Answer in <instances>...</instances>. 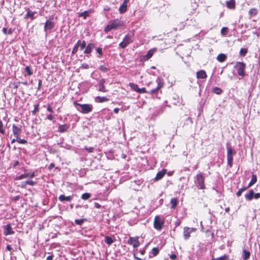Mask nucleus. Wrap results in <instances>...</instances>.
I'll use <instances>...</instances> for the list:
<instances>
[{
    "mask_svg": "<svg viewBox=\"0 0 260 260\" xmlns=\"http://www.w3.org/2000/svg\"><path fill=\"white\" fill-rule=\"evenodd\" d=\"M123 22L119 19L111 20L108 25L105 27L104 31L106 33L112 29H117L123 26Z\"/></svg>",
    "mask_w": 260,
    "mask_h": 260,
    "instance_id": "obj_1",
    "label": "nucleus"
},
{
    "mask_svg": "<svg viewBox=\"0 0 260 260\" xmlns=\"http://www.w3.org/2000/svg\"><path fill=\"white\" fill-rule=\"evenodd\" d=\"M156 82L157 84V86L155 88L151 89L149 91H147L146 88L144 87H143L142 88H139L138 92L140 93H148L151 94H154L156 93L159 90H160L163 87L164 81L161 78L158 77L156 80Z\"/></svg>",
    "mask_w": 260,
    "mask_h": 260,
    "instance_id": "obj_2",
    "label": "nucleus"
},
{
    "mask_svg": "<svg viewBox=\"0 0 260 260\" xmlns=\"http://www.w3.org/2000/svg\"><path fill=\"white\" fill-rule=\"evenodd\" d=\"M227 150V163L230 168L233 165V157L236 154V150L228 143L226 144Z\"/></svg>",
    "mask_w": 260,
    "mask_h": 260,
    "instance_id": "obj_3",
    "label": "nucleus"
},
{
    "mask_svg": "<svg viewBox=\"0 0 260 260\" xmlns=\"http://www.w3.org/2000/svg\"><path fill=\"white\" fill-rule=\"evenodd\" d=\"M74 104L76 107L77 110L84 114L91 112L93 109V107L91 104H81L78 103L76 101Z\"/></svg>",
    "mask_w": 260,
    "mask_h": 260,
    "instance_id": "obj_4",
    "label": "nucleus"
},
{
    "mask_svg": "<svg viewBox=\"0 0 260 260\" xmlns=\"http://www.w3.org/2000/svg\"><path fill=\"white\" fill-rule=\"evenodd\" d=\"M194 182L197 184L199 189H204L205 188V179L202 172H199L197 174L195 177Z\"/></svg>",
    "mask_w": 260,
    "mask_h": 260,
    "instance_id": "obj_5",
    "label": "nucleus"
},
{
    "mask_svg": "<svg viewBox=\"0 0 260 260\" xmlns=\"http://www.w3.org/2000/svg\"><path fill=\"white\" fill-rule=\"evenodd\" d=\"M234 68L237 71L238 74L243 77L245 76V69H246V64L243 62H237L236 64L235 65Z\"/></svg>",
    "mask_w": 260,
    "mask_h": 260,
    "instance_id": "obj_6",
    "label": "nucleus"
},
{
    "mask_svg": "<svg viewBox=\"0 0 260 260\" xmlns=\"http://www.w3.org/2000/svg\"><path fill=\"white\" fill-rule=\"evenodd\" d=\"M164 224V220L162 219L159 216H156L154 219L153 226L154 228L157 230H160Z\"/></svg>",
    "mask_w": 260,
    "mask_h": 260,
    "instance_id": "obj_7",
    "label": "nucleus"
},
{
    "mask_svg": "<svg viewBox=\"0 0 260 260\" xmlns=\"http://www.w3.org/2000/svg\"><path fill=\"white\" fill-rule=\"evenodd\" d=\"M132 42V36L130 34H127L124 38L122 42L119 44V46L120 48L124 49Z\"/></svg>",
    "mask_w": 260,
    "mask_h": 260,
    "instance_id": "obj_8",
    "label": "nucleus"
},
{
    "mask_svg": "<svg viewBox=\"0 0 260 260\" xmlns=\"http://www.w3.org/2000/svg\"><path fill=\"white\" fill-rule=\"evenodd\" d=\"M139 237L138 236L135 237H129L127 241V243L129 245H132L134 248H137L140 245V243L139 241Z\"/></svg>",
    "mask_w": 260,
    "mask_h": 260,
    "instance_id": "obj_9",
    "label": "nucleus"
},
{
    "mask_svg": "<svg viewBox=\"0 0 260 260\" xmlns=\"http://www.w3.org/2000/svg\"><path fill=\"white\" fill-rule=\"evenodd\" d=\"M196 231V229L194 228L184 227L183 229V237L186 240L190 237V234Z\"/></svg>",
    "mask_w": 260,
    "mask_h": 260,
    "instance_id": "obj_10",
    "label": "nucleus"
},
{
    "mask_svg": "<svg viewBox=\"0 0 260 260\" xmlns=\"http://www.w3.org/2000/svg\"><path fill=\"white\" fill-rule=\"evenodd\" d=\"M106 83V80L105 79H102L98 81L96 86L98 87V90L101 92H106L108 90L106 88L104 84Z\"/></svg>",
    "mask_w": 260,
    "mask_h": 260,
    "instance_id": "obj_11",
    "label": "nucleus"
},
{
    "mask_svg": "<svg viewBox=\"0 0 260 260\" xmlns=\"http://www.w3.org/2000/svg\"><path fill=\"white\" fill-rule=\"evenodd\" d=\"M21 125L17 126L15 124L12 125V132L16 138L19 137L22 131Z\"/></svg>",
    "mask_w": 260,
    "mask_h": 260,
    "instance_id": "obj_12",
    "label": "nucleus"
},
{
    "mask_svg": "<svg viewBox=\"0 0 260 260\" xmlns=\"http://www.w3.org/2000/svg\"><path fill=\"white\" fill-rule=\"evenodd\" d=\"M54 27V23L50 20H47L45 23L44 31L51 30Z\"/></svg>",
    "mask_w": 260,
    "mask_h": 260,
    "instance_id": "obj_13",
    "label": "nucleus"
},
{
    "mask_svg": "<svg viewBox=\"0 0 260 260\" xmlns=\"http://www.w3.org/2000/svg\"><path fill=\"white\" fill-rule=\"evenodd\" d=\"M14 233L13 231L11 225L10 224H8L4 226V234L5 236L12 235Z\"/></svg>",
    "mask_w": 260,
    "mask_h": 260,
    "instance_id": "obj_14",
    "label": "nucleus"
},
{
    "mask_svg": "<svg viewBox=\"0 0 260 260\" xmlns=\"http://www.w3.org/2000/svg\"><path fill=\"white\" fill-rule=\"evenodd\" d=\"M95 44L93 43H89L86 46L84 53L85 54H89L92 52V50L94 48Z\"/></svg>",
    "mask_w": 260,
    "mask_h": 260,
    "instance_id": "obj_15",
    "label": "nucleus"
},
{
    "mask_svg": "<svg viewBox=\"0 0 260 260\" xmlns=\"http://www.w3.org/2000/svg\"><path fill=\"white\" fill-rule=\"evenodd\" d=\"M37 14V13L36 11H31L28 9L27 13L25 15L24 18H26L29 17L30 19L32 20L37 17V16L36 15Z\"/></svg>",
    "mask_w": 260,
    "mask_h": 260,
    "instance_id": "obj_16",
    "label": "nucleus"
},
{
    "mask_svg": "<svg viewBox=\"0 0 260 260\" xmlns=\"http://www.w3.org/2000/svg\"><path fill=\"white\" fill-rule=\"evenodd\" d=\"M109 99L106 96H97L94 98V101L96 103H102L107 102L109 101Z\"/></svg>",
    "mask_w": 260,
    "mask_h": 260,
    "instance_id": "obj_17",
    "label": "nucleus"
},
{
    "mask_svg": "<svg viewBox=\"0 0 260 260\" xmlns=\"http://www.w3.org/2000/svg\"><path fill=\"white\" fill-rule=\"evenodd\" d=\"M197 78L199 79H204L207 77L206 72L204 70H200L196 73Z\"/></svg>",
    "mask_w": 260,
    "mask_h": 260,
    "instance_id": "obj_18",
    "label": "nucleus"
},
{
    "mask_svg": "<svg viewBox=\"0 0 260 260\" xmlns=\"http://www.w3.org/2000/svg\"><path fill=\"white\" fill-rule=\"evenodd\" d=\"M156 51V48H152L149 50L147 54L144 56L145 60H148L150 59L154 54V53Z\"/></svg>",
    "mask_w": 260,
    "mask_h": 260,
    "instance_id": "obj_19",
    "label": "nucleus"
},
{
    "mask_svg": "<svg viewBox=\"0 0 260 260\" xmlns=\"http://www.w3.org/2000/svg\"><path fill=\"white\" fill-rule=\"evenodd\" d=\"M69 128L70 125L66 124L60 125L58 127V132L60 133H64L67 132Z\"/></svg>",
    "mask_w": 260,
    "mask_h": 260,
    "instance_id": "obj_20",
    "label": "nucleus"
},
{
    "mask_svg": "<svg viewBox=\"0 0 260 260\" xmlns=\"http://www.w3.org/2000/svg\"><path fill=\"white\" fill-rule=\"evenodd\" d=\"M166 172L167 170L166 169H163L162 171L158 172L155 177V180H158L161 179L166 174Z\"/></svg>",
    "mask_w": 260,
    "mask_h": 260,
    "instance_id": "obj_21",
    "label": "nucleus"
},
{
    "mask_svg": "<svg viewBox=\"0 0 260 260\" xmlns=\"http://www.w3.org/2000/svg\"><path fill=\"white\" fill-rule=\"evenodd\" d=\"M72 199H73L72 196L66 197L63 194H61L58 197V200L60 202H63L64 201H67V202H70L72 200Z\"/></svg>",
    "mask_w": 260,
    "mask_h": 260,
    "instance_id": "obj_22",
    "label": "nucleus"
},
{
    "mask_svg": "<svg viewBox=\"0 0 260 260\" xmlns=\"http://www.w3.org/2000/svg\"><path fill=\"white\" fill-rule=\"evenodd\" d=\"M127 8V4L122 3V5L120 6L119 8V12L120 14L124 13L126 10Z\"/></svg>",
    "mask_w": 260,
    "mask_h": 260,
    "instance_id": "obj_23",
    "label": "nucleus"
},
{
    "mask_svg": "<svg viewBox=\"0 0 260 260\" xmlns=\"http://www.w3.org/2000/svg\"><path fill=\"white\" fill-rule=\"evenodd\" d=\"M226 7L229 9L235 8V0H230L226 2Z\"/></svg>",
    "mask_w": 260,
    "mask_h": 260,
    "instance_id": "obj_24",
    "label": "nucleus"
},
{
    "mask_svg": "<svg viewBox=\"0 0 260 260\" xmlns=\"http://www.w3.org/2000/svg\"><path fill=\"white\" fill-rule=\"evenodd\" d=\"M254 191L252 189L249 191L248 193L245 195V197L247 200L250 201L253 198Z\"/></svg>",
    "mask_w": 260,
    "mask_h": 260,
    "instance_id": "obj_25",
    "label": "nucleus"
},
{
    "mask_svg": "<svg viewBox=\"0 0 260 260\" xmlns=\"http://www.w3.org/2000/svg\"><path fill=\"white\" fill-rule=\"evenodd\" d=\"M256 181H257V177H256V175L252 174L251 181H250V182L249 183V184L247 187L248 188H249L252 185H253L254 183H255L256 182Z\"/></svg>",
    "mask_w": 260,
    "mask_h": 260,
    "instance_id": "obj_26",
    "label": "nucleus"
},
{
    "mask_svg": "<svg viewBox=\"0 0 260 260\" xmlns=\"http://www.w3.org/2000/svg\"><path fill=\"white\" fill-rule=\"evenodd\" d=\"M105 242L108 245H110L114 242V239L111 237L105 236Z\"/></svg>",
    "mask_w": 260,
    "mask_h": 260,
    "instance_id": "obj_27",
    "label": "nucleus"
},
{
    "mask_svg": "<svg viewBox=\"0 0 260 260\" xmlns=\"http://www.w3.org/2000/svg\"><path fill=\"white\" fill-rule=\"evenodd\" d=\"M90 13L91 11H85L82 13H80L79 14V17H83V18L85 19L87 17L89 16Z\"/></svg>",
    "mask_w": 260,
    "mask_h": 260,
    "instance_id": "obj_28",
    "label": "nucleus"
},
{
    "mask_svg": "<svg viewBox=\"0 0 260 260\" xmlns=\"http://www.w3.org/2000/svg\"><path fill=\"white\" fill-rule=\"evenodd\" d=\"M226 58V55L222 53L219 54L217 57V60L220 62H223Z\"/></svg>",
    "mask_w": 260,
    "mask_h": 260,
    "instance_id": "obj_29",
    "label": "nucleus"
},
{
    "mask_svg": "<svg viewBox=\"0 0 260 260\" xmlns=\"http://www.w3.org/2000/svg\"><path fill=\"white\" fill-rule=\"evenodd\" d=\"M248 14L250 17L252 16H255L257 14V10L256 8H251L249 10Z\"/></svg>",
    "mask_w": 260,
    "mask_h": 260,
    "instance_id": "obj_30",
    "label": "nucleus"
},
{
    "mask_svg": "<svg viewBox=\"0 0 260 260\" xmlns=\"http://www.w3.org/2000/svg\"><path fill=\"white\" fill-rule=\"evenodd\" d=\"M170 203L171 204V208L174 209L178 204V201L176 198H172L171 200Z\"/></svg>",
    "mask_w": 260,
    "mask_h": 260,
    "instance_id": "obj_31",
    "label": "nucleus"
},
{
    "mask_svg": "<svg viewBox=\"0 0 260 260\" xmlns=\"http://www.w3.org/2000/svg\"><path fill=\"white\" fill-rule=\"evenodd\" d=\"M77 43H79L80 44L79 46V47H80V50H82L84 48L85 49L86 46V43L85 41H81L80 40H78L77 41Z\"/></svg>",
    "mask_w": 260,
    "mask_h": 260,
    "instance_id": "obj_32",
    "label": "nucleus"
},
{
    "mask_svg": "<svg viewBox=\"0 0 260 260\" xmlns=\"http://www.w3.org/2000/svg\"><path fill=\"white\" fill-rule=\"evenodd\" d=\"M243 257L244 260H247L249 258L250 254L249 251H247L245 249H243Z\"/></svg>",
    "mask_w": 260,
    "mask_h": 260,
    "instance_id": "obj_33",
    "label": "nucleus"
},
{
    "mask_svg": "<svg viewBox=\"0 0 260 260\" xmlns=\"http://www.w3.org/2000/svg\"><path fill=\"white\" fill-rule=\"evenodd\" d=\"M129 86L132 88V89H133L134 90L138 92L139 88L138 87L137 84L133 83H129Z\"/></svg>",
    "mask_w": 260,
    "mask_h": 260,
    "instance_id": "obj_34",
    "label": "nucleus"
},
{
    "mask_svg": "<svg viewBox=\"0 0 260 260\" xmlns=\"http://www.w3.org/2000/svg\"><path fill=\"white\" fill-rule=\"evenodd\" d=\"M24 177L25 178H32L36 176L35 172H34L32 173H24Z\"/></svg>",
    "mask_w": 260,
    "mask_h": 260,
    "instance_id": "obj_35",
    "label": "nucleus"
},
{
    "mask_svg": "<svg viewBox=\"0 0 260 260\" xmlns=\"http://www.w3.org/2000/svg\"><path fill=\"white\" fill-rule=\"evenodd\" d=\"M91 194L89 193H84L82 194L81 199L84 200H87L91 197Z\"/></svg>",
    "mask_w": 260,
    "mask_h": 260,
    "instance_id": "obj_36",
    "label": "nucleus"
},
{
    "mask_svg": "<svg viewBox=\"0 0 260 260\" xmlns=\"http://www.w3.org/2000/svg\"><path fill=\"white\" fill-rule=\"evenodd\" d=\"M248 188L246 186V187H243L241 188H240L236 193V195L237 197H240L242 193L245 191L246 189H247Z\"/></svg>",
    "mask_w": 260,
    "mask_h": 260,
    "instance_id": "obj_37",
    "label": "nucleus"
},
{
    "mask_svg": "<svg viewBox=\"0 0 260 260\" xmlns=\"http://www.w3.org/2000/svg\"><path fill=\"white\" fill-rule=\"evenodd\" d=\"M86 221V219H77L75 220V223L77 225H81Z\"/></svg>",
    "mask_w": 260,
    "mask_h": 260,
    "instance_id": "obj_38",
    "label": "nucleus"
},
{
    "mask_svg": "<svg viewBox=\"0 0 260 260\" xmlns=\"http://www.w3.org/2000/svg\"><path fill=\"white\" fill-rule=\"evenodd\" d=\"M96 52L98 54L97 57L101 58L103 55V50L102 48L99 47L96 49Z\"/></svg>",
    "mask_w": 260,
    "mask_h": 260,
    "instance_id": "obj_39",
    "label": "nucleus"
},
{
    "mask_svg": "<svg viewBox=\"0 0 260 260\" xmlns=\"http://www.w3.org/2000/svg\"><path fill=\"white\" fill-rule=\"evenodd\" d=\"M16 142H17L18 143H19L20 144H25L27 143L26 140H25L24 139H21L20 138V136L16 138Z\"/></svg>",
    "mask_w": 260,
    "mask_h": 260,
    "instance_id": "obj_40",
    "label": "nucleus"
},
{
    "mask_svg": "<svg viewBox=\"0 0 260 260\" xmlns=\"http://www.w3.org/2000/svg\"><path fill=\"white\" fill-rule=\"evenodd\" d=\"M5 133V129L3 122L0 120V134L4 135Z\"/></svg>",
    "mask_w": 260,
    "mask_h": 260,
    "instance_id": "obj_41",
    "label": "nucleus"
},
{
    "mask_svg": "<svg viewBox=\"0 0 260 260\" xmlns=\"http://www.w3.org/2000/svg\"><path fill=\"white\" fill-rule=\"evenodd\" d=\"M247 53V48H241L240 50V55L242 56H244L246 55Z\"/></svg>",
    "mask_w": 260,
    "mask_h": 260,
    "instance_id": "obj_42",
    "label": "nucleus"
},
{
    "mask_svg": "<svg viewBox=\"0 0 260 260\" xmlns=\"http://www.w3.org/2000/svg\"><path fill=\"white\" fill-rule=\"evenodd\" d=\"M79 45L80 44L79 43H77L76 44V45L74 46V48H73L72 52V53L73 54H75V53H77V52L78 51V50Z\"/></svg>",
    "mask_w": 260,
    "mask_h": 260,
    "instance_id": "obj_43",
    "label": "nucleus"
},
{
    "mask_svg": "<svg viewBox=\"0 0 260 260\" xmlns=\"http://www.w3.org/2000/svg\"><path fill=\"white\" fill-rule=\"evenodd\" d=\"M213 91L214 93H215L216 94H220L222 92V90L221 88H219V87H214L213 89Z\"/></svg>",
    "mask_w": 260,
    "mask_h": 260,
    "instance_id": "obj_44",
    "label": "nucleus"
},
{
    "mask_svg": "<svg viewBox=\"0 0 260 260\" xmlns=\"http://www.w3.org/2000/svg\"><path fill=\"white\" fill-rule=\"evenodd\" d=\"M158 252H159V249L158 248L154 247L152 249L151 253L153 256L157 255L158 254Z\"/></svg>",
    "mask_w": 260,
    "mask_h": 260,
    "instance_id": "obj_45",
    "label": "nucleus"
},
{
    "mask_svg": "<svg viewBox=\"0 0 260 260\" xmlns=\"http://www.w3.org/2000/svg\"><path fill=\"white\" fill-rule=\"evenodd\" d=\"M13 29L12 28H10L8 30L5 27L3 28V31L5 34H11L13 32Z\"/></svg>",
    "mask_w": 260,
    "mask_h": 260,
    "instance_id": "obj_46",
    "label": "nucleus"
},
{
    "mask_svg": "<svg viewBox=\"0 0 260 260\" xmlns=\"http://www.w3.org/2000/svg\"><path fill=\"white\" fill-rule=\"evenodd\" d=\"M228 32V29L226 27H223L221 29V34L223 36H225L227 34Z\"/></svg>",
    "mask_w": 260,
    "mask_h": 260,
    "instance_id": "obj_47",
    "label": "nucleus"
},
{
    "mask_svg": "<svg viewBox=\"0 0 260 260\" xmlns=\"http://www.w3.org/2000/svg\"><path fill=\"white\" fill-rule=\"evenodd\" d=\"M39 104H37V105H35L34 109L32 111V114L33 115H35L37 113V112H38L39 111Z\"/></svg>",
    "mask_w": 260,
    "mask_h": 260,
    "instance_id": "obj_48",
    "label": "nucleus"
},
{
    "mask_svg": "<svg viewBox=\"0 0 260 260\" xmlns=\"http://www.w3.org/2000/svg\"><path fill=\"white\" fill-rule=\"evenodd\" d=\"M25 71L27 72V75L29 76H31L32 74V72L31 71L29 66H27L25 68Z\"/></svg>",
    "mask_w": 260,
    "mask_h": 260,
    "instance_id": "obj_49",
    "label": "nucleus"
},
{
    "mask_svg": "<svg viewBox=\"0 0 260 260\" xmlns=\"http://www.w3.org/2000/svg\"><path fill=\"white\" fill-rule=\"evenodd\" d=\"M100 70L103 72H107L109 71V69L104 66H101Z\"/></svg>",
    "mask_w": 260,
    "mask_h": 260,
    "instance_id": "obj_50",
    "label": "nucleus"
},
{
    "mask_svg": "<svg viewBox=\"0 0 260 260\" xmlns=\"http://www.w3.org/2000/svg\"><path fill=\"white\" fill-rule=\"evenodd\" d=\"M26 183H27V185H30L31 186H34L36 184V182H35L31 180H26Z\"/></svg>",
    "mask_w": 260,
    "mask_h": 260,
    "instance_id": "obj_51",
    "label": "nucleus"
},
{
    "mask_svg": "<svg viewBox=\"0 0 260 260\" xmlns=\"http://www.w3.org/2000/svg\"><path fill=\"white\" fill-rule=\"evenodd\" d=\"M84 149H85V150H86L87 152H88L89 153L92 152L94 150L93 147H85Z\"/></svg>",
    "mask_w": 260,
    "mask_h": 260,
    "instance_id": "obj_52",
    "label": "nucleus"
},
{
    "mask_svg": "<svg viewBox=\"0 0 260 260\" xmlns=\"http://www.w3.org/2000/svg\"><path fill=\"white\" fill-rule=\"evenodd\" d=\"M81 67L82 69H89V65L88 64L84 63L81 64Z\"/></svg>",
    "mask_w": 260,
    "mask_h": 260,
    "instance_id": "obj_53",
    "label": "nucleus"
},
{
    "mask_svg": "<svg viewBox=\"0 0 260 260\" xmlns=\"http://www.w3.org/2000/svg\"><path fill=\"white\" fill-rule=\"evenodd\" d=\"M25 178L24 177V174L21 175H19V176H18L16 177L15 179L16 180H21V179H23Z\"/></svg>",
    "mask_w": 260,
    "mask_h": 260,
    "instance_id": "obj_54",
    "label": "nucleus"
},
{
    "mask_svg": "<svg viewBox=\"0 0 260 260\" xmlns=\"http://www.w3.org/2000/svg\"><path fill=\"white\" fill-rule=\"evenodd\" d=\"M218 260H229V258L226 255H224L222 256H220V257L218 258Z\"/></svg>",
    "mask_w": 260,
    "mask_h": 260,
    "instance_id": "obj_55",
    "label": "nucleus"
},
{
    "mask_svg": "<svg viewBox=\"0 0 260 260\" xmlns=\"http://www.w3.org/2000/svg\"><path fill=\"white\" fill-rule=\"evenodd\" d=\"M47 111H48L49 112H50L51 113H53V110L51 108L50 105H49V104L48 105V106H47Z\"/></svg>",
    "mask_w": 260,
    "mask_h": 260,
    "instance_id": "obj_56",
    "label": "nucleus"
},
{
    "mask_svg": "<svg viewBox=\"0 0 260 260\" xmlns=\"http://www.w3.org/2000/svg\"><path fill=\"white\" fill-rule=\"evenodd\" d=\"M27 183H26V181L21 182L20 184L19 185V186L22 188L25 187Z\"/></svg>",
    "mask_w": 260,
    "mask_h": 260,
    "instance_id": "obj_57",
    "label": "nucleus"
},
{
    "mask_svg": "<svg viewBox=\"0 0 260 260\" xmlns=\"http://www.w3.org/2000/svg\"><path fill=\"white\" fill-rule=\"evenodd\" d=\"M46 119L49 120H53L54 117L51 114H49L47 116Z\"/></svg>",
    "mask_w": 260,
    "mask_h": 260,
    "instance_id": "obj_58",
    "label": "nucleus"
},
{
    "mask_svg": "<svg viewBox=\"0 0 260 260\" xmlns=\"http://www.w3.org/2000/svg\"><path fill=\"white\" fill-rule=\"evenodd\" d=\"M253 198L255 199H258L260 198V193H254Z\"/></svg>",
    "mask_w": 260,
    "mask_h": 260,
    "instance_id": "obj_59",
    "label": "nucleus"
},
{
    "mask_svg": "<svg viewBox=\"0 0 260 260\" xmlns=\"http://www.w3.org/2000/svg\"><path fill=\"white\" fill-rule=\"evenodd\" d=\"M94 207L96 208L99 209L101 207V205L97 202H95L94 203Z\"/></svg>",
    "mask_w": 260,
    "mask_h": 260,
    "instance_id": "obj_60",
    "label": "nucleus"
},
{
    "mask_svg": "<svg viewBox=\"0 0 260 260\" xmlns=\"http://www.w3.org/2000/svg\"><path fill=\"white\" fill-rule=\"evenodd\" d=\"M53 254H51V255H50L49 256H48L46 258V260H52L53 258Z\"/></svg>",
    "mask_w": 260,
    "mask_h": 260,
    "instance_id": "obj_61",
    "label": "nucleus"
},
{
    "mask_svg": "<svg viewBox=\"0 0 260 260\" xmlns=\"http://www.w3.org/2000/svg\"><path fill=\"white\" fill-rule=\"evenodd\" d=\"M176 255L175 254H172L170 256V257L172 260H175L176 258Z\"/></svg>",
    "mask_w": 260,
    "mask_h": 260,
    "instance_id": "obj_62",
    "label": "nucleus"
},
{
    "mask_svg": "<svg viewBox=\"0 0 260 260\" xmlns=\"http://www.w3.org/2000/svg\"><path fill=\"white\" fill-rule=\"evenodd\" d=\"M42 80H39V82H38V90H40V88H41V87L42 86Z\"/></svg>",
    "mask_w": 260,
    "mask_h": 260,
    "instance_id": "obj_63",
    "label": "nucleus"
},
{
    "mask_svg": "<svg viewBox=\"0 0 260 260\" xmlns=\"http://www.w3.org/2000/svg\"><path fill=\"white\" fill-rule=\"evenodd\" d=\"M7 250L11 251H13V248L11 247L10 245H8L6 247Z\"/></svg>",
    "mask_w": 260,
    "mask_h": 260,
    "instance_id": "obj_64",
    "label": "nucleus"
}]
</instances>
